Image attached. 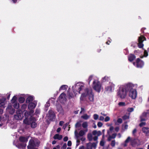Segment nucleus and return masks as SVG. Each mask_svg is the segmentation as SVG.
I'll return each mask as SVG.
<instances>
[{"mask_svg": "<svg viewBox=\"0 0 149 149\" xmlns=\"http://www.w3.org/2000/svg\"><path fill=\"white\" fill-rule=\"evenodd\" d=\"M133 86V84L131 83H128L125 85L120 86L118 90L117 96L121 99H124L127 95V89L129 90Z\"/></svg>", "mask_w": 149, "mask_h": 149, "instance_id": "obj_1", "label": "nucleus"}, {"mask_svg": "<svg viewBox=\"0 0 149 149\" xmlns=\"http://www.w3.org/2000/svg\"><path fill=\"white\" fill-rule=\"evenodd\" d=\"M84 84L82 82H78L73 86L72 88L73 92L76 96L77 94V92L78 91L79 93H80V91L84 88Z\"/></svg>", "mask_w": 149, "mask_h": 149, "instance_id": "obj_2", "label": "nucleus"}, {"mask_svg": "<svg viewBox=\"0 0 149 149\" xmlns=\"http://www.w3.org/2000/svg\"><path fill=\"white\" fill-rule=\"evenodd\" d=\"M86 94H82L80 98L81 100H83V97H84L87 96H88L89 99L91 101H93V93L92 90L90 89H87L86 90Z\"/></svg>", "mask_w": 149, "mask_h": 149, "instance_id": "obj_3", "label": "nucleus"}, {"mask_svg": "<svg viewBox=\"0 0 149 149\" xmlns=\"http://www.w3.org/2000/svg\"><path fill=\"white\" fill-rule=\"evenodd\" d=\"M40 143L39 141L35 143L33 139H31L30 140L29 144L27 146L28 149H37L35 147L38 146Z\"/></svg>", "mask_w": 149, "mask_h": 149, "instance_id": "obj_4", "label": "nucleus"}, {"mask_svg": "<svg viewBox=\"0 0 149 149\" xmlns=\"http://www.w3.org/2000/svg\"><path fill=\"white\" fill-rule=\"evenodd\" d=\"M19 140L21 142H23V143L22 144H20L19 146H18L17 145H16V146L19 148L23 149L26 146L25 142L28 141V138L22 136L20 137L19 138Z\"/></svg>", "mask_w": 149, "mask_h": 149, "instance_id": "obj_5", "label": "nucleus"}, {"mask_svg": "<svg viewBox=\"0 0 149 149\" xmlns=\"http://www.w3.org/2000/svg\"><path fill=\"white\" fill-rule=\"evenodd\" d=\"M133 86L131 88H130L128 90H130L129 95V96L132 99H135L137 96V92L136 90L133 88Z\"/></svg>", "mask_w": 149, "mask_h": 149, "instance_id": "obj_6", "label": "nucleus"}, {"mask_svg": "<svg viewBox=\"0 0 149 149\" xmlns=\"http://www.w3.org/2000/svg\"><path fill=\"white\" fill-rule=\"evenodd\" d=\"M101 85L100 83L98 81L94 82V89L96 91L99 92L101 89Z\"/></svg>", "mask_w": 149, "mask_h": 149, "instance_id": "obj_7", "label": "nucleus"}, {"mask_svg": "<svg viewBox=\"0 0 149 149\" xmlns=\"http://www.w3.org/2000/svg\"><path fill=\"white\" fill-rule=\"evenodd\" d=\"M16 114L14 115V118L17 120H21L23 117L22 111L20 110H18L16 112Z\"/></svg>", "mask_w": 149, "mask_h": 149, "instance_id": "obj_8", "label": "nucleus"}, {"mask_svg": "<svg viewBox=\"0 0 149 149\" xmlns=\"http://www.w3.org/2000/svg\"><path fill=\"white\" fill-rule=\"evenodd\" d=\"M133 64L137 68H142L144 65L143 62L138 58L136 60V63H133Z\"/></svg>", "mask_w": 149, "mask_h": 149, "instance_id": "obj_9", "label": "nucleus"}, {"mask_svg": "<svg viewBox=\"0 0 149 149\" xmlns=\"http://www.w3.org/2000/svg\"><path fill=\"white\" fill-rule=\"evenodd\" d=\"M58 101L62 103H65L66 101V95L64 93H62L60 95Z\"/></svg>", "mask_w": 149, "mask_h": 149, "instance_id": "obj_10", "label": "nucleus"}, {"mask_svg": "<svg viewBox=\"0 0 149 149\" xmlns=\"http://www.w3.org/2000/svg\"><path fill=\"white\" fill-rule=\"evenodd\" d=\"M37 103L35 102H33L30 103L28 106V109L30 110V112L31 113H33L34 111L33 109H34L36 107Z\"/></svg>", "mask_w": 149, "mask_h": 149, "instance_id": "obj_11", "label": "nucleus"}, {"mask_svg": "<svg viewBox=\"0 0 149 149\" xmlns=\"http://www.w3.org/2000/svg\"><path fill=\"white\" fill-rule=\"evenodd\" d=\"M6 98L3 96L2 95L0 94V107H4L6 103Z\"/></svg>", "mask_w": 149, "mask_h": 149, "instance_id": "obj_12", "label": "nucleus"}, {"mask_svg": "<svg viewBox=\"0 0 149 149\" xmlns=\"http://www.w3.org/2000/svg\"><path fill=\"white\" fill-rule=\"evenodd\" d=\"M139 43L138 44V46L139 48H142L143 46V42L146 40V38L143 36H141L139 38Z\"/></svg>", "mask_w": 149, "mask_h": 149, "instance_id": "obj_13", "label": "nucleus"}, {"mask_svg": "<svg viewBox=\"0 0 149 149\" xmlns=\"http://www.w3.org/2000/svg\"><path fill=\"white\" fill-rule=\"evenodd\" d=\"M57 110L59 112V114L62 115H64V112L61 106V105H57Z\"/></svg>", "mask_w": 149, "mask_h": 149, "instance_id": "obj_14", "label": "nucleus"}, {"mask_svg": "<svg viewBox=\"0 0 149 149\" xmlns=\"http://www.w3.org/2000/svg\"><path fill=\"white\" fill-rule=\"evenodd\" d=\"M6 110L9 112L10 114H13L15 111V110L12 108V106L10 104H9L6 109Z\"/></svg>", "mask_w": 149, "mask_h": 149, "instance_id": "obj_15", "label": "nucleus"}, {"mask_svg": "<svg viewBox=\"0 0 149 149\" xmlns=\"http://www.w3.org/2000/svg\"><path fill=\"white\" fill-rule=\"evenodd\" d=\"M115 85L112 83H110L109 85L106 88V91H111L112 89L114 88Z\"/></svg>", "mask_w": 149, "mask_h": 149, "instance_id": "obj_16", "label": "nucleus"}, {"mask_svg": "<svg viewBox=\"0 0 149 149\" xmlns=\"http://www.w3.org/2000/svg\"><path fill=\"white\" fill-rule=\"evenodd\" d=\"M48 114L50 119L52 120H53V119H54L55 118V115L52 111H49Z\"/></svg>", "mask_w": 149, "mask_h": 149, "instance_id": "obj_17", "label": "nucleus"}, {"mask_svg": "<svg viewBox=\"0 0 149 149\" xmlns=\"http://www.w3.org/2000/svg\"><path fill=\"white\" fill-rule=\"evenodd\" d=\"M101 134V132L100 131H94V135L95 136V137H94V140H96L97 139V136Z\"/></svg>", "mask_w": 149, "mask_h": 149, "instance_id": "obj_18", "label": "nucleus"}, {"mask_svg": "<svg viewBox=\"0 0 149 149\" xmlns=\"http://www.w3.org/2000/svg\"><path fill=\"white\" fill-rule=\"evenodd\" d=\"M34 97L33 96H29L26 99V102L29 104L30 103L33 102Z\"/></svg>", "mask_w": 149, "mask_h": 149, "instance_id": "obj_19", "label": "nucleus"}, {"mask_svg": "<svg viewBox=\"0 0 149 149\" xmlns=\"http://www.w3.org/2000/svg\"><path fill=\"white\" fill-rule=\"evenodd\" d=\"M147 115V113H146L144 112L140 116L141 120V121L145 120L146 119Z\"/></svg>", "mask_w": 149, "mask_h": 149, "instance_id": "obj_20", "label": "nucleus"}, {"mask_svg": "<svg viewBox=\"0 0 149 149\" xmlns=\"http://www.w3.org/2000/svg\"><path fill=\"white\" fill-rule=\"evenodd\" d=\"M142 131L145 133L146 135H149V128L147 127H144L143 128L142 130Z\"/></svg>", "mask_w": 149, "mask_h": 149, "instance_id": "obj_21", "label": "nucleus"}, {"mask_svg": "<svg viewBox=\"0 0 149 149\" xmlns=\"http://www.w3.org/2000/svg\"><path fill=\"white\" fill-rule=\"evenodd\" d=\"M33 118L31 117L29 120L28 118H25L24 120V123L26 124L29 125L31 123V120H32Z\"/></svg>", "mask_w": 149, "mask_h": 149, "instance_id": "obj_22", "label": "nucleus"}, {"mask_svg": "<svg viewBox=\"0 0 149 149\" xmlns=\"http://www.w3.org/2000/svg\"><path fill=\"white\" fill-rule=\"evenodd\" d=\"M54 139H58L59 140L61 139L62 138V136L61 135H59L58 134H56L53 137Z\"/></svg>", "mask_w": 149, "mask_h": 149, "instance_id": "obj_23", "label": "nucleus"}, {"mask_svg": "<svg viewBox=\"0 0 149 149\" xmlns=\"http://www.w3.org/2000/svg\"><path fill=\"white\" fill-rule=\"evenodd\" d=\"M93 132H92L91 133H89L88 135V138L89 141L92 140L93 139Z\"/></svg>", "mask_w": 149, "mask_h": 149, "instance_id": "obj_24", "label": "nucleus"}, {"mask_svg": "<svg viewBox=\"0 0 149 149\" xmlns=\"http://www.w3.org/2000/svg\"><path fill=\"white\" fill-rule=\"evenodd\" d=\"M93 147V144L90 142L87 144V149H92Z\"/></svg>", "mask_w": 149, "mask_h": 149, "instance_id": "obj_25", "label": "nucleus"}, {"mask_svg": "<svg viewBox=\"0 0 149 149\" xmlns=\"http://www.w3.org/2000/svg\"><path fill=\"white\" fill-rule=\"evenodd\" d=\"M68 88V86L66 85H62L59 88V91L66 90Z\"/></svg>", "mask_w": 149, "mask_h": 149, "instance_id": "obj_26", "label": "nucleus"}, {"mask_svg": "<svg viewBox=\"0 0 149 149\" xmlns=\"http://www.w3.org/2000/svg\"><path fill=\"white\" fill-rule=\"evenodd\" d=\"M135 58V57L133 54H130L128 57L129 60L130 61H132Z\"/></svg>", "mask_w": 149, "mask_h": 149, "instance_id": "obj_27", "label": "nucleus"}, {"mask_svg": "<svg viewBox=\"0 0 149 149\" xmlns=\"http://www.w3.org/2000/svg\"><path fill=\"white\" fill-rule=\"evenodd\" d=\"M17 97L16 96H13V97L12 99L11 100V103L14 104L15 103H16L17 102Z\"/></svg>", "mask_w": 149, "mask_h": 149, "instance_id": "obj_28", "label": "nucleus"}, {"mask_svg": "<svg viewBox=\"0 0 149 149\" xmlns=\"http://www.w3.org/2000/svg\"><path fill=\"white\" fill-rule=\"evenodd\" d=\"M25 98L22 97H20L18 99L19 101L21 103H23L25 101Z\"/></svg>", "mask_w": 149, "mask_h": 149, "instance_id": "obj_29", "label": "nucleus"}, {"mask_svg": "<svg viewBox=\"0 0 149 149\" xmlns=\"http://www.w3.org/2000/svg\"><path fill=\"white\" fill-rule=\"evenodd\" d=\"M33 113H31L30 111L29 113L27 111H25V112L24 113V116H25V118H27L28 116L29 115H30Z\"/></svg>", "mask_w": 149, "mask_h": 149, "instance_id": "obj_30", "label": "nucleus"}, {"mask_svg": "<svg viewBox=\"0 0 149 149\" xmlns=\"http://www.w3.org/2000/svg\"><path fill=\"white\" fill-rule=\"evenodd\" d=\"M14 107L16 109H18L19 107V104L17 102L13 104Z\"/></svg>", "mask_w": 149, "mask_h": 149, "instance_id": "obj_31", "label": "nucleus"}, {"mask_svg": "<svg viewBox=\"0 0 149 149\" xmlns=\"http://www.w3.org/2000/svg\"><path fill=\"white\" fill-rule=\"evenodd\" d=\"M131 140L130 137H128L125 141L124 146H127V143L129 142Z\"/></svg>", "mask_w": 149, "mask_h": 149, "instance_id": "obj_32", "label": "nucleus"}, {"mask_svg": "<svg viewBox=\"0 0 149 149\" xmlns=\"http://www.w3.org/2000/svg\"><path fill=\"white\" fill-rule=\"evenodd\" d=\"M31 127L32 128H34L37 126V124L35 122L33 121L31 122Z\"/></svg>", "mask_w": 149, "mask_h": 149, "instance_id": "obj_33", "label": "nucleus"}, {"mask_svg": "<svg viewBox=\"0 0 149 149\" xmlns=\"http://www.w3.org/2000/svg\"><path fill=\"white\" fill-rule=\"evenodd\" d=\"M87 130H85V131L81 130L79 133V135L80 136H82L85 134V132H87Z\"/></svg>", "mask_w": 149, "mask_h": 149, "instance_id": "obj_34", "label": "nucleus"}, {"mask_svg": "<svg viewBox=\"0 0 149 149\" xmlns=\"http://www.w3.org/2000/svg\"><path fill=\"white\" fill-rule=\"evenodd\" d=\"M90 116H88L86 114H84V115L81 116V117L84 119L86 120L90 117Z\"/></svg>", "mask_w": 149, "mask_h": 149, "instance_id": "obj_35", "label": "nucleus"}, {"mask_svg": "<svg viewBox=\"0 0 149 149\" xmlns=\"http://www.w3.org/2000/svg\"><path fill=\"white\" fill-rule=\"evenodd\" d=\"M116 134H113L112 136H110L108 138V140L109 141H110L111 140V138H114L116 137Z\"/></svg>", "mask_w": 149, "mask_h": 149, "instance_id": "obj_36", "label": "nucleus"}, {"mask_svg": "<svg viewBox=\"0 0 149 149\" xmlns=\"http://www.w3.org/2000/svg\"><path fill=\"white\" fill-rule=\"evenodd\" d=\"M68 98L70 99L73 97L74 96L72 94L70 93H68Z\"/></svg>", "mask_w": 149, "mask_h": 149, "instance_id": "obj_37", "label": "nucleus"}, {"mask_svg": "<svg viewBox=\"0 0 149 149\" xmlns=\"http://www.w3.org/2000/svg\"><path fill=\"white\" fill-rule=\"evenodd\" d=\"M27 105L26 104H23L22 106V110H25L27 108Z\"/></svg>", "mask_w": 149, "mask_h": 149, "instance_id": "obj_38", "label": "nucleus"}, {"mask_svg": "<svg viewBox=\"0 0 149 149\" xmlns=\"http://www.w3.org/2000/svg\"><path fill=\"white\" fill-rule=\"evenodd\" d=\"M109 78L108 77H105L102 79V82H104L106 81L107 80H108Z\"/></svg>", "mask_w": 149, "mask_h": 149, "instance_id": "obj_39", "label": "nucleus"}, {"mask_svg": "<svg viewBox=\"0 0 149 149\" xmlns=\"http://www.w3.org/2000/svg\"><path fill=\"white\" fill-rule=\"evenodd\" d=\"M87 123L86 122H84L82 125V127L84 128H86L87 127Z\"/></svg>", "mask_w": 149, "mask_h": 149, "instance_id": "obj_40", "label": "nucleus"}, {"mask_svg": "<svg viewBox=\"0 0 149 149\" xmlns=\"http://www.w3.org/2000/svg\"><path fill=\"white\" fill-rule=\"evenodd\" d=\"M118 105L120 106H123L125 105V103L124 102H120L118 103Z\"/></svg>", "mask_w": 149, "mask_h": 149, "instance_id": "obj_41", "label": "nucleus"}, {"mask_svg": "<svg viewBox=\"0 0 149 149\" xmlns=\"http://www.w3.org/2000/svg\"><path fill=\"white\" fill-rule=\"evenodd\" d=\"M134 110V109L133 108H129L127 109V111L130 112H132Z\"/></svg>", "mask_w": 149, "mask_h": 149, "instance_id": "obj_42", "label": "nucleus"}, {"mask_svg": "<svg viewBox=\"0 0 149 149\" xmlns=\"http://www.w3.org/2000/svg\"><path fill=\"white\" fill-rule=\"evenodd\" d=\"M81 124L80 122L77 123L75 125V127L77 128L78 127H79L81 126Z\"/></svg>", "mask_w": 149, "mask_h": 149, "instance_id": "obj_43", "label": "nucleus"}, {"mask_svg": "<svg viewBox=\"0 0 149 149\" xmlns=\"http://www.w3.org/2000/svg\"><path fill=\"white\" fill-rule=\"evenodd\" d=\"M129 117V115H125L123 116V119L126 120L127 119H128Z\"/></svg>", "mask_w": 149, "mask_h": 149, "instance_id": "obj_44", "label": "nucleus"}, {"mask_svg": "<svg viewBox=\"0 0 149 149\" xmlns=\"http://www.w3.org/2000/svg\"><path fill=\"white\" fill-rule=\"evenodd\" d=\"M104 140H102V141H101L100 143V146H103L104 145Z\"/></svg>", "mask_w": 149, "mask_h": 149, "instance_id": "obj_45", "label": "nucleus"}, {"mask_svg": "<svg viewBox=\"0 0 149 149\" xmlns=\"http://www.w3.org/2000/svg\"><path fill=\"white\" fill-rule=\"evenodd\" d=\"M99 118V116L98 115L96 114H95L94 115V119L95 120H97Z\"/></svg>", "mask_w": 149, "mask_h": 149, "instance_id": "obj_46", "label": "nucleus"}, {"mask_svg": "<svg viewBox=\"0 0 149 149\" xmlns=\"http://www.w3.org/2000/svg\"><path fill=\"white\" fill-rule=\"evenodd\" d=\"M67 147V145L65 143H64L61 148V149H65Z\"/></svg>", "mask_w": 149, "mask_h": 149, "instance_id": "obj_47", "label": "nucleus"}, {"mask_svg": "<svg viewBox=\"0 0 149 149\" xmlns=\"http://www.w3.org/2000/svg\"><path fill=\"white\" fill-rule=\"evenodd\" d=\"M110 120V117H109V116H107L105 119V120H104V121H105V122H107V121H109Z\"/></svg>", "mask_w": 149, "mask_h": 149, "instance_id": "obj_48", "label": "nucleus"}, {"mask_svg": "<svg viewBox=\"0 0 149 149\" xmlns=\"http://www.w3.org/2000/svg\"><path fill=\"white\" fill-rule=\"evenodd\" d=\"M117 122L119 123H121L122 122V120L120 118H118L117 120Z\"/></svg>", "mask_w": 149, "mask_h": 149, "instance_id": "obj_49", "label": "nucleus"}, {"mask_svg": "<svg viewBox=\"0 0 149 149\" xmlns=\"http://www.w3.org/2000/svg\"><path fill=\"white\" fill-rule=\"evenodd\" d=\"M146 125V123L144 122H141L139 124V126L141 127Z\"/></svg>", "mask_w": 149, "mask_h": 149, "instance_id": "obj_50", "label": "nucleus"}, {"mask_svg": "<svg viewBox=\"0 0 149 149\" xmlns=\"http://www.w3.org/2000/svg\"><path fill=\"white\" fill-rule=\"evenodd\" d=\"M115 141H112L111 142V146H113L114 147L115 146Z\"/></svg>", "mask_w": 149, "mask_h": 149, "instance_id": "obj_51", "label": "nucleus"}, {"mask_svg": "<svg viewBox=\"0 0 149 149\" xmlns=\"http://www.w3.org/2000/svg\"><path fill=\"white\" fill-rule=\"evenodd\" d=\"M102 125L103 124L101 122H98L97 124V125L99 127H101L102 126Z\"/></svg>", "mask_w": 149, "mask_h": 149, "instance_id": "obj_52", "label": "nucleus"}, {"mask_svg": "<svg viewBox=\"0 0 149 149\" xmlns=\"http://www.w3.org/2000/svg\"><path fill=\"white\" fill-rule=\"evenodd\" d=\"M144 56L145 57H146L148 56V53L147 52V51L146 50H145L144 51Z\"/></svg>", "mask_w": 149, "mask_h": 149, "instance_id": "obj_53", "label": "nucleus"}, {"mask_svg": "<svg viewBox=\"0 0 149 149\" xmlns=\"http://www.w3.org/2000/svg\"><path fill=\"white\" fill-rule=\"evenodd\" d=\"M68 146H70L72 145V142L71 141H69L68 142L67 144Z\"/></svg>", "mask_w": 149, "mask_h": 149, "instance_id": "obj_54", "label": "nucleus"}, {"mask_svg": "<svg viewBox=\"0 0 149 149\" xmlns=\"http://www.w3.org/2000/svg\"><path fill=\"white\" fill-rule=\"evenodd\" d=\"M63 141H66L68 140V137L67 136H65L63 138Z\"/></svg>", "mask_w": 149, "mask_h": 149, "instance_id": "obj_55", "label": "nucleus"}, {"mask_svg": "<svg viewBox=\"0 0 149 149\" xmlns=\"http://www.w3.org/2000/svg\"><path fill=\"white\" fill-rule=\"evenodd\" d=\"M123 126H124V129L127 130L128 127V125L126 124H125L123 125Z\"/></svg>", "mask_w": 149, "mask_h": 149, "instance_id": "obj_56", "label": "nucleus"}, {"mask_svg": "<svg viewBox=\"0 0 149 149\" xmlns=\"http://www.w3.org/2000/svg\"><path fill=\"white\" fill-rule=\"evenodd\" d=\"M50 106L49 103L48 102H47L46 104L45 105V107H48Z\"/></svg>", "mask_w": 149, "mask_h": 149, "instance_id": "obj_57", "label": "nucleus"}, {"mask_svg": "<svg viewBox=\"0 0 149 149\" xmlns=\"http://www.w3.org/2000/svg\"><path fill=\"white\" fill-rule=\"evenodd\" d=\"M11 92H9V93H8V96L7 97V99H8V100L10 98V95H11Z\"/></svg>", "mask_w": 149, "mask_h": 149, "instance_id": "obj_58", "label": "nucleus"}, {"mask_svg": "<svg viewBox=\"0 0 149 149\" xmlns=\"http://www.w3.org/2000/svg\"><path fill=\"white\" fill-rule=\"evenodd\" d=\"M104 118L103 117L101 116L100 117L99 120H104Z\"/></svg>", "mask_w": 149, "mask_h": 149, "instance_id": "obj_59", "label": "nucleus"}, {"mask_svg": "<svg viewBox=\"0 0 149 149\" xmlns=\"http://www.w3.org/2000/svg\"><path fill=\"white\" fill-rule=\"evenodd\" d=\"M84 109L83 108H81V111L80 112V113H81L83 112H84Z\"/></svg>", "mask_w": 149, "mask_h": 149, "instance_id": "obj_60", "label": "nucleus"}, {"mask_svg": "<svg viewBox=\"0 0 149 149\" xmlns=\"http://www.w3.org/2000/svg\"><path fill=\"white\" fill-rule=\"evenodd\" d=\"M40 113V110L39 109H36V114H38Z\"/></svg>", "mask_w": 149, "mask_h": 149, "instance_id": "obj_61", "label": "nucleus"}, {"mask_svg": "<svg viewBox=\"0 0 149 149\" xmlns=\"http://www.w3.org/2000/svg\"><path fill=\"white\" fill-rule=\"evenodd\" d=\"M64 122L63 121H61L59 123V125L61 126H62Z\"/></svg>", "mask_w": 149, "mask_h": 149, "instance_id": "obj_62", "label": "nucleus"}, {"mask_svg": "<svg viewBox=\"0 0 149 149\" xmlns=\"http://www.w3.org/2000/svg\"><path fill=\"white\" fill-rule=\"evenodd\" d=\"M3 113V109H0V115L2 114Z\"/></svg>", "mask_w": 149, "mask_h": 149, "instance_id": "obj_63", "label": "nucleus"}, {"mask_svg": "<svg viewBox=\"0 0 149 149\" xmlns=\"http://www.w3.org/2000/svg\"><path fill=\"white\" fill-rule=\"evenodd\" d=\"M136 132V129H134L132 132V133L133 134H134Z\"/></svg>", "mask_w": 149, "mask_h": 149, "instance_id": "obj_64", "label": "nucleus"}]
</instances>
